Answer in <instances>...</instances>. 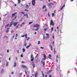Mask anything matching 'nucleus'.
Returning <instances> with one entry per match:
<instances>
[{
  "mask_svg": "<svg viewBox=\"0 0 77 77\" xmlns=\"http://www.w3.org/2000/svg\"><path fill=\"white\" fill-rule=\"evenodd\" d=\"M54 4L53 3H49L48 4V5L49 6V8H51V5H54Z\"/></svg>",
  "mask_w": 77,
  "mask_h": 77,
  "instance_id": "f257e3e1",
  "label": "nucleus"
},
{
  "mask_svg": "<svg viewBox=\"0 0 77 77\" xmlns=\"http://www.w3.org/2000/svg\"><path fill=\"white\" fill-rule=\"evenodd\" d=\"M34 28L35 27H39V25L38 24H36V25H34L33 26Z\"/></svg>",
  "mask_w": 77,
  "mask_h": 77,
  "instance_id": "f03ea898",
  "label": "nucleus"
},
{
  "mask_svg": "<svg viewBox=\"0 0 77 77\" xmlns=\"http://www.w3.org/2000/svg\"><path fill=\"white\" fill-rule=\"evenodd\" d=\"M35 0H32V4L33 6H35Z\"/></svg>",
  "mask_w": 77,
  "mask_h": 77,
  "instance_id": "7ed1b4c3",
  "label": "nucleus"
},
{
  "mask_svg": "<svg viewBox=\"0 0 77 77\" xmlns=\"http://www.w3.org/2000/svg\"><path fill=\"white\" fill-rule=\"evenodd\" d=\"M31 58L32 59L31 60V61H33V60H34V58L33 57V55H32V54H31Z\"/></svg>",
  "mask_w": 77,
  "mask_h": 77,
  "instance_id": "20e7f679",
  "label": "nucleus"
},
{
  "mask_svg": "<svg viewBox=\"0 0 77 77\" xmlns=\"http://www.w3.org/2000/svg\"><path fill=\"white\" fill-rule=\"evenodd\" d=\"M54 23H53V20H51V23H50L51 26V25H52V26H54Z\"/></svg>",
  "mask_w": 77,
  "mask_h": 77,
  "instance_id": "39448f33",
  "label": "nucleus"
},
{
  "mask_svg": "<svg viewBox=\"0 0 77 77\" xmlns=\"http://www.w3.org/2000/svg\"><path fill=\"white\" fill-rule=\"evenodd\" d=\"M46 37L48 38V39L50 38V35H49V34L48 33H46Z\"/></svg>",
  "mask_w": 77,
  "mask_h": 77,
  "instance_id": "423d86ee",
  "label": "nucleus"
},
{
  "mask_svg": "<svg viewBox=\"0 0 77 77\" xmlns=\"http://www.w3.org/2000/svg\"><path fill=\"white\" fill-rule=\"evenodd\" d=\"M13 24H14V21H12L10 23V26H9L10 27H11V26H12V25H13Z\"/></svg>",
  "mask_w": 77,
  "mask_h": 77,
  "instance_id": "0eeeda50",
  "label": "nucleus"
},
{
  "mask_svg": "<svg viewBox=\"0 0 77 77\" xmlns=\"http://www.w3.org/2000/svg\"><path fill=\"white\" fill-rule=\"evenodd\" d=\"M43 56L44 57V60H46V59H47V56H46V55H45V54H44ZM42 60H44V59L43 58Z\"/></svg>",
  "mask_w": 77,
  "mask_h": 77,
  "instance_id": "6e6552de",
  "label": "nucleus"
},
{
  "mask_svg": "<svg viewBox=\"0 0 77 77\" xmlns=\"http://www.w3.org/2000/svg\"><path fill=\"white\" fill-rule=\"evenodd\" d=\"M41 63H42V64H43V66L44 67V66H45V62L44 61V62H43L42 60L41 61Z\"/></svg>",
  "mask_w": 77,
  "mask_h": 77,
  "instance_id": "1a4fd4ad",
  "label": "nucleus"
},
{
  "mask_svg": "<svg viewBox=\"0 0 77 77\" xmlns=\"http://www.w3.org/2000/svg\"><path fill=\"white\" fill-rule=\"evenodd\" d=\"M10 25H9V24L8 23L7 25H6L5 26V28H6L7 27H9Z\"/></svg>",
  "mask_w": 77,
  "mask_h": 77,
  "instance_id": "9d476101",
  "label": "nucleus"
},
{
  "mask_svg": "<svg viewBox=\"0 0 77 77\" xmlns=\"http://www.w3.org/2000/svg\"><path fill=\"white\" fill-rule=\"evenodd\" d=\"M9 28H8L6 30V33H8L9 32Z\"/></svg>",
  "mask_w": 77,
  "mask_h": 77,
  "instance_id": "9b49d317",
  "label": "nucleus"
},
{
  "mask_svg": "<svg viewBox=\"0 0 77 77\" xmlns=\"http://www.w3.org/2000/svg\"><path fill=\"white\" fill-rule=\"evenodd\" d=\"M29 5H27L26 6V7L27 8V9H29V6H30V3H29Z\"/></svg>",
  "mask_w": 77,
  "mask_h": 77,
  "instance_id": "f8f14e48",
  "label": "nucleus"
},
{
  "mask_svg": "<svg viewBox=\"0 0 77 77\" xmlns=\"http://www.w3.org/2000/svg\"><path fill=\"white\" fill-rule=\"evenodd\" d=\"M16 15H17V13H15L14 14H12V16H13V17H15Z\"/></svg>",
  "mask_w": 77,
  "mask_h": 77,
  "instance_id": "ddd939ff",
  "label": "nucleus"
},
{
  "mask_svg": "<svg viewBox=\"0 0 77 77\" xmlns=\"http://www.w3.org/2000/svg\"><path fill=\"white\" fill-rule=\"evenodd\" d=\"M32 63H34L32 65L33 66V68H35V64H34V62H32Z\"/></svg>",
  "mask_w": 77,
  "mask_h": 77,
  "instance_id": "4468645a",
  "label": "nucleus"
},
{
  "mask_svg": "<svg viewBox=\"0 0 77 77\" xmlns=\"http://www.w3.org/2000/svg\"><path fill=\"white\" fill-rule=\"evenodd\" d=\"M22 68H26L27 67L24 65H22Z\"/></svg>",
  "mask_w": 77,
  "mask_h": 77,
  "instance_id": "2eb2a0df",
  "label": "nucleus"
},
{
  "mask_svg": "<svg viewBox=\"0 0 77 77\" xmlns=\"http://www.w3.org/2000/svg\"><path fill=\"white\" fill-rule=\"evenodd\" d=\"M17 24V22H15L14 24V26H16Z\"/></svg>",
  "mask_w": 77,
  "mask_h": 77,
  "instance_id": "dca6fc26",
  "label": "nucleus"
},
{
  "mask_svg": "<svg viewBox=\"0 0 77 77\" xmlns=\"http://www.w3.org/2000/svg\"><path fill=\"white\" fill-rule=\"evenodd\" d=\"M31 45V44H30L28 46H27L26 47V48H29V47H30Z\"/></svg>",
  "mask_w": 77,
  "mask_h": 77,
  "instance_id": "f3484780",
  "label": "nucleus"
},
{
  "mask_svg": "<svg viewBox=\"0 0 77 77\" xmlns=\"http://www.w3.org/2000/svg\"><path fill=\"white\" fill-rule=\"evenodd\" d=\"M65 5H64L62 7V8L60 9L61 10H62V9H63V8L65 7Z\"/></svg>",
  "mask_w": 77,
  "mask_h": 77,
  "instance_id": "a211bd4d",
  "label": "nucleus"
},
{
  "mask_svg": "<svg viewBox=\"0 0 77 77\" xmlns=\"http://www.w3.org/2000/svg\"><path fill=\"white\" fill-rule=\"evenodd\" d=\"M18 4H20L21 3V0H18Z\"/></svg>",
  "mask_w": 77,
  "mask_h": 77,
  "instance_id": "6ab92c4d",
  "label": "nucleus"
},
{
  "mask_svg": "<svg viewBox=\"0 0 77 77\" xmlns=\"http://www.w3.org/2000/svg\"><path fill=\"white\" fill-rule=\"evenodd\" d=\"M17 66V64H16V63H14V67H15Z\"/></svg>",
  "mask_w": 77,
  "mask_h": 77,
  "instance_id": "aec40b11",
  "label": "nucleus"
},
{
  "mask_svg": "<svg viewBox=\"0 0 77 77\" xmlns=\"http://www.w3.org/2000/svg\"><path fill=\"white\" fill-rule=\"evenodd\" d=\"M51 54H49V58H51Z\"/></svg>",
  "mask_w": 77,
  "mask_h": 77,
  "instance_id": "412c9836",
  "label": "nucleus"
},
{
  "mask_svg": "<svg viewBox=\"0 0 77 77\" xmlns=\"http://www.w3.org/2000/svg\"><path fill=\"white\" fill-rule=\"evenodd\" d=\"M46 8V7L45 6V5H44L43 6L42 9H44V8Z\"/></svg>",
  "mask_w": 77,
  "mask_h": 77,
  "instance_id": "4be33fe9",
  "label": "nucleus"
},
{
  "mask_svg": "<svg viewBox=\"0 0 77 77\" xmlns=\"http://www.w3.org/2000/svg\"><path fill=\"white\" fill-rule=\"evenodd\" d=\"M17 16H16L14 17V18L13 19V20H15V19H16V18H17Z\"/></svg>",
  "mask_w": 77,
  "mask_h": 77,
  "instance_id": "5701e85b",
  "label": "nucleus"
},
{
  "mask_svg": "<svg viewBox=\"0 0 77 77\" xmlns=\"http://www.w3.org/2000/svg\"><path fill=\"white\" fill-rule=\"evenodd\" d=\"M53 27H52L51 28V32H53Z\"/></svg>",
  "mask_w": 77,
  "mask_h": 77,
  "instance_id": "b1692460",
  "label": "nucleus"
},
{
  "mask_svg": "<svg viewBox=\"0 0 77 77\" xmlns=\"http://www.w3.org/2000/svg\"><path fill=\"white\" fill-rule=\"evenodd\" d=\"M56 51H55V49H54V54H56Z\"/></svg>",
  "mask_w": 77,
  "mask_h": 77,
  "instance_id": "393cba45",
  "label": "nucleus"
},
{
  "mask_svg": "<svg viewBox=\"0 0 77 77\" xmlns=\"http://www.w3.org/2000/svg\"><path fill=\"white\" fill-rule=\"evenodd\" d=\"M37 75H38V73H35V77H37Z\"/></svg>",
  "mask_w": 77,
  "mask_h": 77,
  "instance_id": "a878e982",
  "label": "nucleus"
},
{
  "mask_svg": "<svg viewBox=\"0 0 77 77\" xmlns=\"http://www.w3.org/2000/svg\"><path fill=\"white\" fill-rule=\"evenodd\" d=\"M23 52H25V51H26V50H25V49H23Z\"/></svg>",
  "mask_w": 77,
  "mask_h": 77,
  "instance_id": "bb28decb",
  "label": "nucleus"
},
{
  "mask_svg": "<svg viewBox=\"0 0 77 77\" xmlns=\"http://www.w3.org/2000/svg\"><path fill=\"white\" fill-rule=\"evenodd\" d=\"M8 64H9V62H7L6 63V66H8Z\"/></svg>",
  "mask_w": 77,
  "mask_h": 77,
  "instance_id": "cd10ccee",
  "label": "nucleus"
},
{
  "mask_svg": "<svg viewBox=\"0 0 77 77\" xmlns=\"http://www.w3.org/2000/svg\"><path fill=\"white\" fill-rule=\"evenodd\" d=\"M39 30V28H38L35 29V31H36V30Z\"/></svg>",
  "mask_w": 77,
  "mask_h": 77,
  "instance_id": "c85d7f7f",
  "label": "nucleus"
},
{
  "mask_svg": "<svg viewBox=\"0 0 77 77\" xmlns=\"http://www.w3.org/2000/svg\"><path fill=\"white\" fill-rule=\"evenodd\" d=\"M57 57L58 58H59V57H58V55H57Z\"/></svg>",
  "mask_w": 77,
  "mask_h": 77,
  "instance_id": "c756f323",
  "label": "nucleus"
},
{
  "mask_svg": "<svg viewBox=\"0 0 77 77\" xmlns=\"http://www.w3.org/2000/svg\"><path fill=\"white\" fill-rule=\"evenodd\" d=\"M26 17H27V18H28V15L27 14H26Z\"/></svg>",
  "mask_w": 77,
  "mask_h": 77,
  "instance_id": "7c9ffc66",
  "label": "nucleus"
},
{
  "mask_svg": "<svg viewBox=\"0 0 77 77\" xmlns=\"http://www.w3.org/2000/svg\"><path fill=\"white\" fill-rule=\"evenodd\" d=\"M21 14H25V13H24V12H21Z\"/></svg>",
  "mask_w": 77,
  "mask_h": 77,
  "instance_id": "2f4dec72",
  "label": "nucleus"
},
{
  "mask_svg": "<svg viewBox=\"0 0 77 77\" xmlns=\"http://www.w3.org/2000/svg\"><path fill=\"white\" fill-rule=\"evenodd\" d=\"M46 30H47V29L46 28H45L44 29V31H45V32Z\"/></svg>",
  "mask_w": 77,
  "mask_h": 77,
  "instance_id": "473e14b6",
  "label": "nucleus"
},
{
  "mask_svg": "<svg viewBox=\"0 0 77 77\" xmlns=\"http://www.w3.org/2000/svg\"><path fill=\"white\" fill-rule=\"evenodd\" d=\"M24 45V46H26V45H27V43H25Z\"/></svg>",
  "mask_w": 77,
  "mask_h": 77,
  "instance_id": "72a5a7b5",
  "label": "nucleus"
},
{
  "mask_svg": "<svg viewBox=\"0 0 77 77\" xmlns=\"http://www.w3.org/2000/svg\"><path fill=\"white\" fill-rule=\"evenodd\" d=\"M25 36V35H22V37H24Z\"/></svg>",
  "mask_w": 77,
  "mask_h": 77,
  "instance_id": "f704fd0d",
  "label": "nucleus"
},
{
  "mask_svg": "<svg viewBox=\"0 0 77 77\" xmlns=\"http://www.w3.org/2000/svg\"><path fill=\"white\" fill-rule=\"evenodd\" d=\"M32 23H33V22H29V24H31Z\"/></svg>",
  "mask_w": 77,
  "mask_h": 77,
  "instance_id": "c9c22d12",
  "label": "nucleus"
},
{
  "mask_svg": "<svg viewBox=\"0 0 77 77\" xmlns=\"http://www.w3.org/2000/svg\"><path fill=\"white\" fill-rule=\"evenodd\" d=\"M42 75H43V77H44V73H42Z\"/></svg>",
  "mask_w": 77,
  "mask_h": 77,
  "instance_id": "e433bc0d",
  "label": "nucleus"
},
{
  "mask_svg": "<svg viewBox=\"0 0 77 77\" xmlns=\"http://www.w3.org/2000/svg\"><path fill=\"white\" fill-rule=\"evenodd\" d=\"M21 57H23V54H21Z\"/></svg>",
  "mask_w": 77,
  "mask_h": 77,
  "instance_id": "4c0bfd02",
  "label": "nucleus"
},
{
  "mask_svg": "<svg viewBox=\"0 0 77 77\" xmlns=\"http://www.w3.org/2000/svg\"><path fill=\"white\" fill-rule=\"evenodd\" d=\"M17 36H18V34H16V37H17Z\"/></svg>",
  "mask_w": 77,
  "mask_h": 77,
  "instance_id": "58836bf2",
  "label": "nucleus"
},
{
  "mask_svg": "<svg viewBox=\"0 0 77 77\" xmlns=\"http://www.w3.org/2000/svg\"><path fill=\"white\" fill-rule=\"evenodd\" d=\"M38 44H40V41H38Z\"/></svg>",
  "mask_w": 77,
  "mask_h": 77,
  "instance_id": "ea45409f",
  "label": "nucleus"
},
{
  "mask_svg": "<svg viewBox=\"0 0 77 77\" xmlns=\"http://www.w3.org/2000/svg\"><path fill=\"white\" fill-rule=\"evenodd\" d=\"M29 39H30V38L29 37H28V39H27V40L29 41Z\"/></svg>",
  "mask_w": 77,
  "mask_h": 77,
  "instance_id": "a19ab883",
  "label": "nucleus"
},
{
  "mask_svg": "<svg viewBox=\"0 0 77 77\" xmlns=\"http://www.w3.org/2000/svg\"><path fill=\"white\" fill-rule=\"evenodd\" d=\"M27 34H26L25 35V37H27Z\"/></svg>",
  "mask_w": 77,
  "mask_h": 77,
  "instance_id": "79ce46f5",
  "label": "nucleus"
},
{
  "mask_svg": "<svg viewBox=\"0 0 77 77\" xmlns=\"http://www.w3.org/2000/svg\"><path fill=\"white\" fill-rule=\"evenodd\" d=\"M25 11H27V12H28V10H27V9H25Z\"/></svg>",
  "mask_w": 77,
  "mask_h": 77,
  "instance_id": "37998d69",
  "label": "nucleus"
},
{
  "mask_svg": "<svg viewBox=\"0 0 77 77\" xmlns=\"http://www.w3.org/2000/svg\"><path fill=\"white\" fill-rule=\"evenodd\" d=\"M52 15L53 16H54V13H52Z\"/></svg>",
  "mask_w": 77,
  "mask_h": 77,
  "instance_id": "c03bdc74",
  "label": "nucleus"
},
{
  "mask_svg": "<svg viewBox=\"0 0 77 77\" xmlns=\"http://www.w3.org/2000/svg\"><path fill=\"white\" fill-rule=\"evenodd\" d=\"M40 48H42V49H43L44 47H41Z\"/></svg>",
  "mask_w": 77,
  "mask_h": 77,
  "instance_id": "a18cd8bd",
  "label": "nucleus"
},
{
  "mask_svg": "<svg viewBox=\"0 0 77 77\" xmlns=\"http://www.w3.org/2000/svg\"><path fill=\"white\" fill-rule=\"evenodd\" d=\"M8 38V37L6 36H5V37H4V38Z\"/></svg>",
  "mask_w": 77,
  "mask_h": 77,
  "instance_id": "49530a36",
  "label": "nucleus"
},
{
  "mask_svg": "<svg viewBox=\"0 0 77 77\" xmlns=\"http://www.w3.org/2000/svg\"><path fill=\"white\" fill-rule=\"evenodd\" d=\"M11 33H13V32H14V31H13V30H11Z\"/></svg>",
  "mask_w": 77,
  "mask_h": 77,
  "instance_id": "de8ad7c7",
  "label": "nucleus"
},
{
  "mask_svg": "<svg viewBox=\"0 0 77 77\" xmlns=\"http://www.w3.org/2000/svg\"><path fill=\"white\" fill-rule=\"evenodd\" d=\"M14 37H15V35H13V38H14Z\"/></svg>",
  "mask_w": 77,
  "mask_h": 77,
  "instance_id": "09e8293b",
  "label": "nucleus"
},
{
  "mask_svg": "<svg viewBox=\"0 0 77 77\" xmlns=\"http://www.w3.org/2000/svg\"><path fill=\"white\" fill-rule=\"evenodd\" d=\"M48 17H50V14H49V13H48Z\"/></svg>",
  "mask_w": 77,
  "mask_h": 77,
  "instance_id": "8fccbe9b",
  "label": "nucleus"
},
{
  "mask_svg": "<svg viewBox=\"0 0 77 77\" xmlns=\"http://www.w3.org/2000/svg\"><path fill=\"white\" fill-rule=\"evenodd\" d=\"M25 24V23L23 22V23H22V24Z\"/></svg>",
  "mask_w": 77,
  "mask_h": 77,
  "instance_id": "3c124183",
  "label": "nucleus"
},
{
  "mask_svg": "<svg viewBox=\"0 0 77 77\" xmlns=\"http://www.w3.org/2000/svg\"><path fill=\"white\" fill-rule=\"evenodd\" d=\"M50 47H51V48H52V45H50Z\"/></svg>",
  "mask_w": 77,
  "mask_h": 77,
  "instance_id": "603ef678",
  "label": "nucleus"
},
{
  "mask_svg": "<svg viewBox=\"0 0 77 77\" xmlns=\"http://www.w3.org/2000/svg\"><path fill=\"white\" fill-rule=\"evenodd\" d=\"M49 77H51V75H50L49 76Z\"/></svg>",
  "mask_w": 77,
  "mask_h": 77,
  "instance_id": "864d4df0",
  "label": "nucleus"
},
{
  "mask_svg": "<svg viewBox=\"0 0 77 77\" xmlns=\"http://www.w3.org/2000/svg\"><path fill=\"white\" fill-rule=\"evenodd\" d=\"M7 53H9V50L8 49L7 50Z\"/></svg>",
  "mask_w": 77,
  "mask_h": 77,
  "instance_id": "5fc2aeb1",
  "label": "nucleus"
},
{
  "mask_svg": "<svg viewBox=\"0 0 77 77\" xmlns=\"http://www.w3.org/2000/svg\"><path fill=\"white\" fill-rule=\"evenodd\" d=\"M45 39V37L44 36V35H43V39Z\"/></svg>",
  "mask_w": 77,
  "mask_h": 77,
  "instance_id": "6e6d98bb",
  "label": "nucleus"
},
{
  "mask_svg": "<svg viewBox=\"0 0 77 77\" xmlns=\"http://www.w3.org/2000/svg\"><path fill=\"white\" fill-rule=\"evenodd\" d=\"M22 63H24V61H22Z\"/></svg>",
  "mask_w": 77,
  "mask_h": 77,
  "instance_id": "4d7b16f0",
  "label": "nucleus"
},
{
  "mask_svg": "<svg viewBox=\"0 0 77 77\" xmlns=\"http://www.w3.org/2000/svg\"><path fill=\"white\" fill-rule=\"evenodd\" d=\"M54 35H53V39H54Z\"/></svg>",
  "mask_w": 77,
  "mask_h": 77,
  "instance_id": "13d9d810",
  "label": "nucleus"
},
{
  "mask_svg": "<svg viewBox=\"0 0 77 77\" xmlns=\"http://www.w3.org/2000/svg\"><path fill=\"white\" fill-rule=\"evenodd\" d=\"M9 60H11V58L10 57L9 59Z\"/></svg>",
  "mask_w": 77,
  "mask_h": 77,
  "instance_id": "bf43d9fd",
  "label": "nucleus"
},
{
  "mask_svg": "<svg viewBox=\"0 0 77 77\" xmlns=\"http://www.w3.org/2000/svg\"><path fill=\"white\" fill-rule=\"evenodd\" d=\"M45 77H47V75H45Z\"/></svg>",
  "mask_w": 77,
  "mask_h": 77,
  "instance_id": "052dcab7",
  "label": "nucleus"
},
{
  "mask_svg": "<svg viewBox=\"0 0 77 77\" xmlns=\"http://www.w3.org/2000/svg\"><path fill=\"white\" fill-rule=\"evenodd\" d=\"M34 75H34V74H32V76H34Z\"/></svg>",
  "mask_w": 77,
  "mask_h": 77,
  "instance_id": "680f3d73",
  "label": "nucleus"
},
{
  "mask_svg": "<svg viewBox=\"0 0 77 77\" xmlns=\"http://www.w3.org/2000/svg\"><path fill=\"white\" fill-rule=\"evenodd\" d=\"M45 11H47V9H45Z\"/></svg>",
  "mask_w": 77,
  "mask_h": 77,
  "instance_id": "e2e57ef3",
  "label": "nucleus"
},
{
  "mask_svg": "<svg viewBox=\"0 0 77 77\" xmlns=\"http://www.w3.org/2000/svg\"><path fill=\"white\" fill-rule=\"evenodd\" d=\"M74 0H71V2H73Z\"/></svg>",
  "mask_w": 77,
  "mask_h": 77,
  "instance_id": "0e129e2a",
  "label": "nucleus"
},
{
  "mask_svg": "<svg viewBox=\"0 0 77 77\" xmlns=\"http://www.w3.org/2000/svg\"><path fill=\"white\" fill-rule=\"evenodd\" d=\"M13 17H14V16H12V15L11 18H13Z\"/></svg>",
  "mask_w": 77,
  "mask_h": 77,
  "instance_id": "69168bd1",
  "label": "nucleus"
},
{
  "mask_svg": "<svg viewBox=\"0 0 77 77\" xmlns=\"http://www.w3.org/2000/svg\"><path fill=\"white\" fill-rule=\"evenodd\" d=\"M17 39V38H15V39Z\"/></svg>",
  "mask_w": 77,
  "mask_h": 77,
  "instance_id": "338daca9",
  "label": "nucleus"
},
{
  "mask_svg": "<svg viewBox=\"0 0 77 77\" xmlns=\"http://www.w3.org/2000/svg\"><path fill=\"white\" fill-rule=\"evenodd\" d=\"M26 77H29V76L27 75V76H26Z\"/></svg>",
  "mask_w": 77,
  "mask_h": 77,
  "instance_id": "774afa93",
  "label": "nucleus"
}]
</instances>
